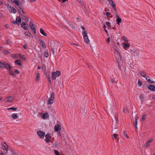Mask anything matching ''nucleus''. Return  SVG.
I'll return each instance as SVG.
<instances>
[{
  "label": "nucleus",
  "instance_id": "nucleus-1",
  "mask_svg": "<svg viewBox=\"0 0 155 155\" xmlns=\"http://www.w3.org/2000/svg\"><path fill=\"white\" fill-rule=\"evenodd\" d=\"M58 45L56 42L51 41H50V44L49 46L51 49L52 51L53 54H54V50L57 51L58 47Z\"/></svg>",
  "mask_w": 155,
  "mask_h": 155
},
{
  "label": "nucleus",
  "instance_id": "nucleus-2",
  "mask_svg": "<svg viewBox=\"0 0 155 155\" xmlns=\"http://www.w3.org/2000/svg\"><path fill=\"white\" fill-rule=\"evenodd\" d=\"M132 54L134 57H138L139 56L140 51L138 49L132 48L130 49Z\"/></svg>",
  "mask_w": 155,
  "mask_h": 155
},
{
  "label": "nucleus",
  "instance_id": "nucleus-3",
  "mask_svg": "<svg viewBox=\"0 0 155 155\" xmlns=\"http://www.w3.org/2000/svg\"><path fill=\"white\" fill-rule=\"evenodd\" d=\"M82 34L83 36L85 42L88 44H89L90 41L87 36V32L86 31H83L82 32Z\"/></svg>",
  "mask_w": 155,
  "mask_h": 155
},
{
  "label": "nucleus",
  "instance_id": "nucleus-4",
  "mask_svg": "<svg viewBox=\"0 0 155 155\" xmlns=\"http://www.w3.org/2000/svg\"><path fill=\"white\" fill-rule=\"evenodd\" d=\"M1 145L2 148L3 150L4 151L5 153H7L8 152V145L6 144L5 142H2Z\"/></svg>",
  "mask_w": 155,
  "mask_h": 155
},
{
  "label": "nucleus",
  "instance_id": "nucleus-5",
  "mask_svg": "<svg viewBox=\"0 0 155 155\" xmlns=\"http://www.w3.org/2000/svg\"><path fill=\"white\" fill-rule=\"evenodd\" d=\"M114 53L116 55V58L117 60H121L122 59V57L120 53L117 50L115 49L114 50Z\"/></svg>",
  "mask_w": 155,
  "mask_h": 155
},
{
  "label": "nucleus",
  "instance_id": "nucleus-6",
  "mask_svg": "<svg viewBox=\"0 0 155 155\" xmlns=\"http://www.w3.org/2000/svg\"><path fill=\"white\" fill-rule=\"evenodd\" d=\"M60 123L58 120L57 121V125H55L54 127V130L56 132L60 131L61 130Z\"/></svg>",
  "mask_w": 155,
  "mask_h": 155
},
{
  "label": "nucleus",
  "instance_id": "nucleus-7",
  "mask_svg": "<svg viewBox=\"0 0 155 155\" xmlns=\"http://www.w3.org/2000/svg\"><path fill=\"white\" fill-rule=\"evenodd\" d=\"M60 72L59 71H57L55 72H52L53 80H55L57 77H58L60 75Z\"/></svg>",
  "mask_w": 155,
  "mask_h": 155
},
{
  "label": "nucleus",
  "instance_id": "nucleus-8",
  "mask_svg": "<svg viewBox=\"0 0 155 155\" xmlns=\"http://www.w3.org/2000/svg\"><path fill=\"white\" fill-rule=\"evenodd\" d=\"M23 1V0H15L13 1V3H14L17 5L15 7L17 8L18 6L22 4Z\"/></svg>",
  "mask_w": 155,
  "mask_h": 155
},
{
  "label": "nucleus",
  "instance_id": "nucleus-9",
  "mask_svg": "<svg viewBox=\"0 0 155 155\" xmlns=\"http://www.w3.org/2000/svg\"><path fill=\"white\" fill-rule=\"evenodd\" d=\"M54 93H52L51 94V97L48 100V103L49 104H52L54 102Z\"/></svg>",
  "mask_w": 155,
  "mask_h": 155
},
{
  "label": "nucleus",
  "instance_id": "nucleus-10",
  "mask_svg": "<svg viewBox=\"0 0 155 155\" xmlns=\"http://www.w3.org/2000/svg\"><path fill=\"white\" fill-rule=\"evenodd\" d=\"M37 134L40 138H43L45 135V133L41 131H38L37 132Z\"/></svg>",
  "mask_w": 155,
  "mask_h": 155
},
{
  "label": "nucleus",
  "instance_id": "nucleus-11",
  "mask_svg": "<svg viewBox=\"0 0 155 155\" xmlns=\"http://www.w3.org/2000/svg\"><path fill=\"white\" fill-rule=\"evenodd\" d=\"M22 6L21 5H20L18 6L17 8L18 9V10L19 11V13L21 15H23L25 13L24 12L23 9L22 8Z\"/></svg>",
  "mask_w": 155,
  "mask_h": 155
},
{
  "label": "nucleus",
  "instance_id": "nucleus-12",
  "mask_svg": "<svg viewBox=\"0 0 155 155\" xmlns=\"http://www.w3.org/2000/svg\"><path fill=\"white\" fill-rule=\"evenodd\" d=\"M116 17L117 18V19L116 20V22L117 24L118 25H120V23L122 22V20L120 18L119 16L117 15H116Z\"/></svg>",
  "mask_w": 155,
  "mask_h": 155
},
{
  "label": "nucleus",
  "instance_id": "nucleus-13",
  "mask_svg": "<svg viewBox=\"0 0 155 155\" xmlns=\"http://www.w3.org/2000/svg\"><path fill=\"white\" fill-rule=\"evenodd\" d=\"M153 140V139L152 138L150 139L149 140L147 141L145 143L144 146L145 147L147 148L148 146L150 145L151 143L152 142Z\"/></svg>",
  "mask_w": 155,
  "mask_h": 155
},
{
  "label": "nucleus",
  "instance_id": "nucleus-14",
  "mask_svg": "<svg viewBox=\"0 0 155 155\" xmlns=\"http://www.w3.org/2000/svg\"><path fill=\"white\" fill-rule=\"evenodd\" d=\"M4 68H5L7 69L9 71H10V70L12 69V68L11 67L9 64L6 63H4Z\"/></svg>",
  "mask_w": 155,
  "mask_h": 155
},
{
  "label": "nucleus",
  "instance_id": "nucleus-15",
  "mask_svg": "<svg viewBox=\"0 0 155 155\" xmlns=\"http://www.w3.org/2000/svg\"><path fill=\"white\" fill-rule=\"evenodd\" d=\"M13 98L14 97L12 96L8 97L5 98V101L6 102H11L12 101Z\"/></svg>",
  "mask_w": 155,
  "mask_h": 155
},
{
  "label": "nucleus",
  "instance_id": "nucleus-16",
  "mask_svg": "<svg viewBox=\"0 0 155 155\" xmlns=\"http://www.w3.org/2000/svg\"><path fill=\"white\" fill-rule=\"evenodd\" d=\"M148 88L150 90L155 91V86L152 85H150L148 86Z\"/></svg>",
  "mask_w": 155,
  "mask_h": 155
},
{
  "label": "nucleus",
  "instance_id": "nucleus-17",
  "mask_svg": "<svg viewBox=\"0 0 155 155\" xmlns=\"http://www.w3.org/2000/svg\"><path fill=\"white\" fill-rule=\"evenodd\" d=\"M138 117L137 116L135 118V121H133V123L134 124V126H135V127L136 129L137 128V120L138 119Z\"/></svg>",
  "mask_w": 155,
  "mask_h": 155
},
{
  "label": "nucleus",
  "instance_id": "nucleus-18",
  "mask_svg": "<svg viewBox=\"0 0 155 155\" xmlns=\"http://www.w3.org/2000/svg\"><path fill=\"white\" fill-rule=\"evenodd\" d=\"M40 44L42 45V47L43 48H46V45L45 43L41 40L40 39L39 41Z\"/></svg>",
  "mask_w": 155,
  "mask_h": 155
},
{
  "label": "nucleus",
  "instance_id": "nucleus-19",
  "mask_svg": "<svg viewBox=\"0 0 155 155\" xmlns=\"http://www.w3.org/2000/svg\"><path fill=\"white\" fill-rule=\"evenodd\" d=\"M21 19L20 17L18 16L16 18V24L19 25V23L21 22Z\"/></svg>",
  "mask_w": 155,
  "mask_h": 155
},
{
  "label": "nucleus",
  "instance_id": "nucleus-20",
  "mask_svg": "<svg viewBox=\"0 0 155 155\" xmlns=\"http://www.w3.org/2000/svg\"><path fill=\"white\" fill-rule=\"evenodd\" d=\"M10 11L11 12L14 13H15L16 12V10L13 6H10Z\"/></svg>",
  "mask_w": 155,
  "mask_h": 155
},
{
  "label": "nucleus",
  "instance_id": "nucleus-21",
  "mask_svg": "<svg viewBox=\"0 0 155 155\" xmlns=\"http://www.w3.org/2000/svg\"><path fill=\"white\" fill-rule=\"evenodd\" d=\"M146 80L149 83L151 84H154L155 83V82L154 81H151L150 79V78L148 77H146Z\"/></svg>",
  "mask_w": 155,
  "mask_h": 155
},
{
  "label": "nucleus",
  "instance_id": "nucleus-22",
  "mask_svg": "<svg viewBox=\"0 0 155 155\" xmlns=\"http://www.w3.org/2000/svg\"><path fill=\"white\" fill-rule=\"evenodd\" d=\"M21 26L22 27L25 29V30H27L28 28L27 26H26V24L24 22H22L21 24Z\"/></svg>",
  "mask_w": 155,
  "mask_h": 155
},
{
  "label": "nucleus",
  "instance_id": "nucleus-23",
  "mask_svg": "<svg viewBox=\"0 0 155 155\" xmlns=\"http://www.w3.org/2000/svg\"><path fill=\"white\" fill-rule=\"evenodd\" d=\"M139 73L140 75L143 77H145L146 75V74L145 72L144 71H140Z\"/></svg>",
  "mask_w": 155,
  "mask_h": 155
},
{
  "label": "nucleus",
  "instance_id": "nucleus-24",
  "mask_svg": "<svg viewBox=\"0 0 155 155\" xmlns=\"http://www.w3.org/2000/svg\"><path fill=\"white\" fill-rule=\"evenodd\" d=\"M40 33L43 35L45 36H46L47 35V34L45 32L43 29L41 28L40 29Z\"/></svg>",
  "mask_w": 155,
  "mask_h": 155
},
{
  "label": "nucleus",
  "instance_id": "nucleus-25",
  "mask_svg": "<svg viewBox=\"0 0 155 155\" xmlns=\"http://www.w3.org/2000/svg\"><path fill=\"white\" fill-rule=\"evenodd\" d=\"M15 63L18 65L19 66H21L22 65L21 63L20 62V60H16L15 61Z\"/></svg>",
  "mask_w": 155,
  "mask_h": 155
},
{
  "label": "nucleus",
  "instance_id": "nucleus-26",
  "mask_svg": "<svg viewBox=\"0 0 155 155\" xmlns=\"http://www.w3.org/2000/svg\"><path fill=\"white\" fill-rule=\"evenodd\" d=\"M14 119H16L18 117V116L17 114H13L11 116Z\"/></svg>",
  "mask_w": 155,
  "mask_h": 155
},
{
  "label": "nucleus",
  "instance_id": "nucleus-27",
  "mask_svg": "<svg viewBox=\"0 0 155 155\" xmlns=\"http://www.w3.org/2000/svg\"><path fill=\"white\" fill-rule=\"evenodd\" d=\"M48 117L49 115L47 113H46L44 114L42 116V117L44 119H46Z\"/></svg>",
  "mask_w": 155,
  "mask_h": 155
},
{
  "label": "nucleus",
  "instance_id": "nucleus-28",
  "mask_svg": "<svg viewBox=\"0 0 155 155\" xmlns=\"http://www.w3.org/2000/svg\"><path fill=\"white\" fill-rule=\"evenodd\" d=\"M114 118L116 121V124H118V115L117 114H115L114 115Z\"/></svg>",
  "mask_w": 155,
  "mask_h": 155
},
{
  "label": "nucleus",
  "instance_id": "nucleus-29",
  "mask_svg": "<svg viewBox=\"0 0 155 155\" xmlns=\"http://www.w3.org/2000/svg\"><path fill=\"white\" fill-rule=\"evenodd\" d=\"M9 71V74L13 76V77H15L16 76V74L14 73V72L12 71L11 70V69L10 70V71Z\"/></svg>",
  "mask_w": 155,
  "mask_h": 155
},
{
  "label": "nucleus",
  "instance_id": "nucleus-30",
  "mask_svg": "<svg viewBox=\"0 0 155 155\" xmlns=\"http://www.w3.org/2000/svg\"><path fill=\"white\" fill-rule=\"evenodd\" d=\"M68 25L69 26L71 27V28H72V29H75V27L72 24H71V22H70V21H68Z\"/></svg>",
  "mask_w": 155,
  "mask_h": 155
},
{
  "label": "nucleus",
  "instance_id": "nucleus-31",
  "mask_svg": "<svg viewBox=\"0 0 155 155\" xmlns=\"http://www.w3.org/2000/svg\"><path fill=\"white\" fill-rule=\"evenodd\" d=\"M30 27L32 31L34 33H36V31L35 30V27L34 26H33Z\"/></svg>",
  "mask_w": 155,
  "mask_h": 155
},
{
  "label": "nucleus",
  "instance_id": "nucleus-32",
  "mask_svg": "<svg viewBox=\"0 0 155 155\" xmlns=\"http://www.w3.org/2000/svg\"><path fill=\"white\" fill-rule=\"evenodd\" d=\"M17 107H12L10 108H8L7 109L8 110H11L13 111H16L17 110Z\"/></svg>",
  "mask_w": 155,
  "mask_h": 155
},
{
  "label": "nucleus",
  "instance_id": "nucleus-33",
  "mask_svg": "<svg viewBox=\"0 0 155 155\" xmlns=\"http://www.w3.org/2000/svg\"><path fill=\"white\" fill-rule=\"evenodd\" d=\"M4 63L5 62L0 61V68H4Z\"/></svg>",
  "mask_w": 155,
  "mask_h": 155
},
{
  "label": "nucleus",
  "instance_id": "nucleus-34",
  "mask_svg": "<svg viewBox=\"0 0 155 155\" xmlns=\"http://www.w3.org/2000/svg\"><path fill=\"white\" fill-rule=\"evenodd\" d=\"M25 35L26 36H28V37H30V35H31V33H30L29 32H27V31L25 32Z\"/></svg>",
  "mask_w": 155,
  "mask_h": 155
},
{
  "label": "nucleus",
  "instance_id": "nucleus-35",
  "mask_svg": "<svg viewBox=\"0 0 155 155\" xmlns=\"http://www.w3.org/2000/svg\"><path fill=\"white\" fill-rule=\"evenodd\" d=\"M118 136V135L116 134H114L112 136V139L113 140H114V139H116L117 138V136Z\"/></svg>",
  "mask_w": 155,
  "mask_h": 155
},
{
  "label": "nucleus",
  "instance_id": "nucleus-36",
  "mask_svg": "<svg viewBox=\"0 0 155 155\" xmlns=\"http://www.w3.org/2000/svg\"><path fill=\"white\" fill-rule=\"evenodd\" d=\"M114 2H112V3H111V4L113 8L114 9H115V8H116V5L115 4H114Z\"/></svg>",
  "mask_w": 155,
  "mask_h": 155
},
{
  "label": "nucleus",
  "instance_id": "nucleus-37",
  "mask_svg": "<svg viewBox=\"0 0 155 155\" xmlns=\"http://www.w3.org/2000/svg\"><path fill=\"white\" fill-rule=\"evenodd\" d=\"M54 153L55 155H60L59 152L57 150H54Z\"/></svg>",
  "mask_w": 155,
  "mask_h": 155
},
{
  "label": "nucleus",
  "instance_id": "nucleus-38",
  "mask_svg": "<svg viewBox=\"0 0 155 155\" xmlns=\"http://www.w3.org/2000/svg\"><path fill=\"white\" fill-rule=\"evenodd\" d=\"M129 46L130 45L128 43H127L124 44V48L129 47Z\"/></svg>",
  "mask_w": 155,
  "mask_h": 155
},
{
  "label": "nucleus",
  "instance_id": "nucleus-39",
  "mask_svg": "<svg viewBox=\"0 0 155 155\" xmlns=\"http://www.w3.org/2000/svg\"><path fill=\"white\" fill-rule=\"evenodd\" d=\"M4 53L6 54H10V52L8 51L4 50L3 51Z\"/></svg>",
  "mask_w": 155,
  "mask_h": 155
},
{
  "label": "nucleus",
  "instance_id": "nucleus-40",
  "mask_svg": "<svg viewBox=\"0 0 155 155\" xmlns=\"http://www.w3.org/2000/svg\"><path fill=\"white\" fill-rule=\"evenodd\" d=\"M142 82L140 80H139L138 81V85L139 87H140L142 85Z\"/></svg>",
  "mask_w": 155,
  "mask_h": 155
},
{
  "label": "nucleus",
  "instance_id": "nucleus-41",
  "mask_svg": "<svg viewBox=\"0 0 155 155\" xmlns=\"http://www.w3.org/2000/svg\"><path fill=\"white\" fill-rule=\"evenodd\" d=\"M39 78H40V74H38L36 76V81L38 80Z\"/></svg>",
  "mask_w": 155,
  "mask_h": 155
},
{
  "label": "nucleus",
  "instance_id": "nucleus-42",
  "mask_svg": "<svg viewBox=\"0 0 155 155\" xmlns=\"http://www.w3.org/2000/svg\"><path fill=\"white\" fill-rule=\"evenodd\" d=\"M44 55L46 58H48L49 56V54L48 53L45 52H44Z\"/></svg>",
  "mask_w": 155,
  "mask_h": 155
},
{
  "label": "nucleus",
  "instance_id": "nucleus-43",
  "mask_svg": "<svg viewBox=\"0 0 155 155\" xmlns=\"http://www.w3.org/2000/svg\"><path fill=\"white\" fill-rule=\"evenodd\" d=\"M146 119V115H143L142 118V121H144Z\"/></svg>",
  "mask_w": 155,
  "mask_h": 155
},
{
  "label": "nucleus",
  "instance_id": "nucleus-44",
  "mask_svg": "<svg viewBox=\"0 0 155 155\" xmlns=\"http://www.w3.org/2000/svg\"><path fill=\"white\" fill-rule=\"evenodd\" d=\"M21 57L24 60H26V59L24 55H21Z\"/></svg>",
  "mask_w": 155,
  "mask_h": 155
},
{
  "label": "nucleus",
  "instance_id": "nucleus-45",
  "mask_svg": "<svg viewBox=\"0 0 155 155\" xmlns=\"http://www.w3.org/2000/svg\"><path fill=\"white\" fill-rule=\"evenodd\" d=\"M50 134H47L45 135V137H46V138H49L50 137Z\"/></svg>",
  "mask_w": 155,
  "mask_h": 155
},
{
  "label": "nucleus",
  "instance_id": "nucleus-46",
  "mask_svg": "<svg viewBox=\"0 0 155 155\" xmlns=\"http://www.w3.org/2000/svg\"><path fill=\"white\" fill-rule=\"evenodd\" d=\"M45 141L47 143H49L50 141V140L49 139V138H46Z\"/></svg>",
  "mask_w": 155,
  "mask_h": 155
},
{
  "label": "nucleus",
  "instance_id": "nucleus-47",
  "mask_svg": "<svg viewBox=\"0 0 155 155\" xmlns=\"http://www.w3.org/2000/svg\"><path fill=\"white\" fill-rule=\"evenodd\" d=\"M11 42V41L10 40H8L7 42H6V43H7V45H9L10 44Z\"/></svg>",
  "mask_w": 155,
  "mask_h": 155
},
{
  "label": "nucleus",
  "instance_id": "nucleus-48",
  "mask_svg": "<svg viewBox=\"0 0 155 155\" xmlns=\"http://www.w3.org/2000/svg\"><path fill=\"white\" fill-rule=\"evenodd\" d=\"M23 48L25 49H28V47H27V45H26V44H25L23 45Z\"/></svg>",
  "mask_w": 155,
  "mask_h": 155
},
{
  "label": "nucleus",
  "instance_id": "nucleus-49",
  "mask_svg": "<svg viewBox=\"0 0 155 155\" xmlns=\"http://www.w3.org/2000/svg\"><path fill=\"white\" fill-rule=\"evenodd\" d=\"M106 25H107L108 26H110V23L109 22H107L106 23Z\"/></svg>",
  "mask_w": 155,
  "mask_h": 155
},
{
  "label": "nucleus",
  "instance_id": "nucleus-50",
  "mask_svg": "<svg viewBox=\"0 0 155 155\" xmlns=\"http://www.w3.org/2000/svg\"><path fill=\"white\" fill-rule=\"evenodd\" d=\"M24 18L26 20L28 21L29 20V19L26 16H24Z\"/></svg>",
  "mask_w": 155,
  "mask_h": 155
},
{
  "label": "nucleus",
  "instance_id": "nucleus-51",
  "mask_svg": "<svg viewBox=\"0 0 155 155\" xmlns=\"http://www.w3.org/2000/svg\"><path fill=\"white\" fill-rule=\"evenodd\" d=\"M29 25L30 27H31L34 26V24L32 23L31 22H30Z\"/></svg>",
  "mask_w": 155,
  "mask_h": 155
},
{
  "label": "nucleus",
  "instance_id": "nucleus-52",
  "mask_svg": "<svg viewBox=\"0 0 155 155\" xmlns=\"http://www.w3.org/2000/svg\"><path fill=\"white\" fill-rule=\"evenodd\" d=\"M15 72L16 74H19V71L17 70V69H16L15 70Z\"/></svg>",
  "mask_w": 155,
  "mask_h": 155
},
{
  "label": "nucleus",
  "instance_id": "nucleus-53",
  "mask_svg": "<svg viewBox=\"0 0 155 155\" xmlns=\"http://www.w3.org/2000/svg\"><path fill=\"white\" fill-rule=\"evenodd\" d=\"M6 6L8 8H10V6H12L11 5H9V4H6Z\"/></svg>",
  "mask_w": 155,
  "mask_h": 155
},
{
  "label": "nucleus",
  "instance_id": "nucleus-54",
  "mask_svg": "<svg viewBox=\"0 0 155 155\" xmlns=\"http://www.w3.org/2000/svg\"><path fill=\"white\" fill-rule=\"evenodd\" d=\"M106 15L107 16H109L110 15V13L109 12H107L106 13Z\"/></svg>",
  "mask_w": 155,
  "mask_h": 155
},
{
  "label": "nucleus",
  "instance_id": "nucleus-55",
  "mask_svg": "<svg viewBox=\"0 0 155 155\" xmlns=\"http://www.w3.org/2000/svg\"><path fill=\"white\" fill-rule=\"evenodd\" d=\"M110 80L112 83H114L115 81L113 79H111Z\"/></svg>",
  "mask_w": 155,
  "mask_h": 155
},
{
  "label": "nucleus",
  "instance_id": "nucleus-56",
  "mask_svg": "<svg viewBox=\"0 0 155 155\" xmlns=\"http://www.w3.org/2000/svg\"><path fill=\"white\" fill-rule=\"evenodd\" d=\"M106 41L108 43H109L110 42V38H108L107 39V40H106Z\"/></svg>",
  "mask_w": 155,
  "mask_h": 155
},
{
  "label": "nucleus",
  "instance_id": "nucleus-57",
  "mask_svg": "<svg viewBox=\"0 0 155 155\" xmlns=\"http://www.w3.org/2000/svg\"><path fill=\"white\" fill-rule=\"evenodd\" d=\"M30 1V2H34L35 1H36L37 0H29Z\"/></svg>",
  "mask_w": 155,
  "mask_h": 155
},
{
  "label": "nucleus",
  "instance_id": "nucleus-58",
  "mask_svg": "<svg viewBox=\"0 0 155 155\" xmlns=\"http://www.w3.org/2000/svg\"><path fill=\"white\" fill-rule=\"evenodd\" d=\"M110 3H112V2H114L112 0H107Z\"/></svg>",
  "mask_w": 155,
  "mask_h": 155
},
{
  "label": "nucleus",
  "instance_id": "nucleus-59",
  "mask_svg": "<svg viewBox=\"0 0 155 155\" xmlns=\"http://www.w3.org/2000/svg\"><path fill=\"white\" fill-rule=\"evenodd\" d=\"M123 40L124 41H125V42H128V41L127 40L126 38H125V39H123Z\"/></svg>",
  "mask_w": 155,
  "mask_h": 155
},
{
  "label": "nucleus",
  "instance_id": "nucleus-60",
  "mask_svg": "<svg viewBox=\"0 0 155 155\" xmlns=\"http://www.w3.org/2000/svg\"><path fill=\"white\" fill-rule=\"evenodd\" d=\"M81 28H82V29L83 30H84V31H85V28L84 27H83V26H82V27H81Z\"/></svg>",
  "mask_w": 155,
  "mask_h": 155
},
{
  "label": "nucleus",
  "instance_id": "nucleus-61",
  "mask_svg": "<svg viewBox=\"0 0 155 155\" xmlns=\"http://www.w3.org/2000/svg\"><path fill=\"white\" fill-rule=\"evenodd\" d=\"M5 26L7 28H9V25L8 24H6Z\"/></svg>",
  "mask_w": 155,
  "mask_h": 155
},
{
  "label": "nucleus",
  "instance_id": "nucleus-62",
  "mask_svg": "<svg viewBox=\"0 0 155 155\" xmlns=\"http://www.w3.org/2000/svg\"><path fill=\"white\" fill-rule=\"evenodd\" d=\"M124 136L127 138H128V136L127 134H124Z\"/></svg>",
  "mask_w": 155,
  "mask_h": 155
},
{
  "label": "nucleus",
  "instance_id": "nucleus-63",
  "mask_svg": "<svg viewBox=\"0 0 155 155\" xmlns=\"http://www.w3.org/2000/svg\"><path fill=\"white\" fill-rule=\"evenodd\" d=\"M103 27L104 29H106V27L105 25H104V26H103Z\"/></svg>",
  "mask_w": 155,
  "mask_h": 155
},
{
  "label": "nucleus",
  "instance_id": "nucleus-64",
  "mask_svg": "<svg viewBox=\"0 0 155 155\" xmlns=\"http://www.w3.org/2000/svg\"><path fill=\"white\" fill-rule=\"evenodd\" d=\"M118 127V126L117 125H116L114 127V128L115 129H117Z\"/></svg>",
  "mask_w": 155,
  "mask_h": 155
}]
</instances>
